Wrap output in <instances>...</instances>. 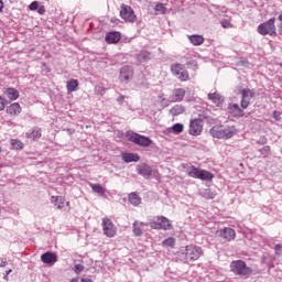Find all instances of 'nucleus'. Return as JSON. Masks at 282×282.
<instances>
[{
    "label": "nucleus",
    "instance_id": "f257e3e1",
    "mask_svg": "<svg viewBox=\"0 0 282 282\" xmlns=\"http://www.w3.org/2000/svg\"><path fill=\"white\" fill-rule=\"evenodd\" d=\"M202 254H204V250L197 245H187L184 249L177 252V257L183 263H194V261H197Z\"/></svg>",
    "mask_w": 282,
    "mask_h": 282
},
{
    "label": "nucleus",
    "instance_id": "f03ea898",
    "mask_svg": "<svg viewBox=\"0 0 282 282\" xmlns=\"http://www.w3.org/2000/svg\"><path fill=\"white\" fill-rule=\"evenodd\" d=\"M210 135L218 140H230L237 135V128L235 126H215L210 129Z\"/></svg>",
    "mask_w": 282,
    "mask_h": 282
},
{
    "label": "nucleus",
    "instance_id": "7ed1b4c3",
    "mask_svg": "<svg viewBox=\"0 0 282 282\" xmlns=\"http://www.w3.org/2000/svg\"><path fill=\"white\" fill-rule=\"evenodd\" d=\"M229 268L230 272L237 276H240L241 279H250V276H252V268L248 267L243 260L231 261Z\"/></svg>",
    "mask_w": 282,
    "mask_h": 282
},
{
    "label": "nucleus",
    "instance_id": "20e7f679",
    "mask_svg": "<svg viewBox=\"0 0 282 282\" xmlns=\"http://www.w3.org/2000/svg\"><path fill=\"white\" fill-rule=\"evenodd\" d=\"M148 226L152 230H173V224L165 216H155L149 223Z\"/></svg>",
    "mask_w": 282,
    "mask_h": 282
},
{
    "label": "nucleus",
    "instance_id": "39448f33",
    "mask_svg": "<svg viewBox=\"0 0 282 282\" xmlns=\"http://www.w3.org/2000/svg\"><path fill=\"white\" fill-rule=\"evenodd\" d=\"M276 18H271L268 21L258 25L257 32L261 36H276Z\"/></svg>",
    "mask_w": 282,
    "mask_h": 282
},
{
    "label": "nucleus",
    "instance_id": "423d86ee",
    "mask_svg": "<svg viewBox=\"0 0 282 282\" xmlns=\"http://www.w3.org/2000/svg\"><path fill=\"white\" fill-rule=\"evenodd\" d=\"M187 173L189 177H194V180H202L203 182H208L215 177V174L195 166H191Z\"/></svg>",
    "mask_w": 282,
    "mask_h": 282
},
{
    "label": "nucleus",
    "instance_id": "0eeeda50",
    "mask_svg": "<svg viewBox=\"0 0 282 282\" xmlns=\"http://www.w3.org/2000/svg\"><path fill=\"white\" fill-rule=\"evenodd\" d=\"M127 138L129 142H133V144H138L139 147L143 148H149L151 144H153V140L135 132H128Z\"/></svg>",
    "mask_w": 282,
    "mask_h": 282
},
{
    "label": "nucleus",
    "instance_id": "6e6552de",
    "mask_svg": "<svg viewBox=\"0 0 282 282\" xmlns=\"http://www.w3.org/2000/svg\"><path fill=\"white\" fill-rule=\"evenodd\" d=\"M119 14L126 23H135V21H138V15H135V11H133L131 6L121 4Z\"/></svg>",
    "mask_w": 282,
    "mask_h": 282
},
{
    "label": "nucleus",
    "instance_id": "1a4fd4ad",
    "mask_svg": "<svg viewBox=\"0 0 282 282\" xmlns=\"http://www.w3.org/2000/svg\"><path fill=\"white\" fill-rule=\"evenodd\" d=\"M171 72L173 76H177L181 83H186L191 78V76L188 75V70L184 69L183 64H180V63L172 64Z\"/></svg>",
    "mask_w": 282,
    "mask_h": 282
},
{
    "label": "nucleus",
    "instance_id": "9d476101",
    "mask_svg": "<svg viewBox=\"0 0 282 282\" xmlns=\"http://www.w3.org/2000/svg\"><path fill=\"white\" fill-rule=\"evenodd\" d=\"M101 226H102L104 235L106 237L112 239V237H116V235H118V228L116 227V225L111 219L102 218Z\"/></svg>",
    "mask_w": 282,
    "mask_h": 282
},
{
    "label": "nucleus",
    "instance_id": "9b49d317",
    "mask_svg": "<svg viewBox=\"0 0 282 282\" xmlns=\"http://www.w3.org/2000/svg\"><path fill=\"white\" fill-rule=\"evenodd\" d=\"M204 130V121L202 119H193L189 122V135H200Z\"/></svg>",
    "mask_w": 282,
    "mask_h": 282
},
{
    "label": "nucleus",
    "instance_id": "f8f14e48",
    "mask_svg": "<svg viewBox=\"0 0 282 282\" xmlns=\"http://www.w3.org/2000/svg\"><path fill=\"white\" fill-rule=\"evenodd\" d=\"M131 78H133V67L123 66L119 73V80L121 83H128Z\"/></svg>",
    "mask_w": 282,
    "mask_h": 282
},
{
    "label": "nucleus",
    "instance_id": "ddd939ff",
    "mask_svg": "<svg viewBox=\"0 0 282 282\" xmlns=\"http://www.w3.org/2000/svg\"><path fill=\"white\" fill-rule=\"evenodd\" d=\"M23 111V107H21V104L13 102L10 106L7 107L6 112L10 118H17L21 112Z\"/></svg>",
    "mask_w": 282,
    "mask_h": 282
},
{
    "label": "nucleus",
    "instance_id": "4468645a",
    "mask_svg": "<svg viewBox=\"0 0 282 282\" xmlns=\"http://www.w3.org/2000/svg\"><path fill=\"white\" fill-rule=\"evenodd\" d=\"M120 39H122V34L118 31H112L106 34L105 41L108 45H115L116 43H120Z\"/></svg>",
    "mask_w": 282,
    "mask_h": 282
},
{
    "label": "nucleus",
    "instance_id": "2eb2a0df",
    "mask_svg": "<svg viewBox=\"0 0 282 282\" xmlns=\"http://www.w3.org/2000/svg\"><path fill=\"white\" fill-rule=\"evenodd\" d=\"M41 261L42 263H46V265H54L56 261H58V256L54 252H45L41 256Z\"/></svg>",
    "mask_w": 282,
    "mask_h": 282
},
{
    "label": "nucleus",
    "instance_id": "dca6fc26",
    "mask_svg": "<svg viewBox=\"0 0 282 282\" xmlns=\"http://www.w3.org/2000/svg\"><path fill=\"white\" fill-rule=\"evenodd\" d=\"M186 96V89L184 88H175L172 91V102H182L184 100V97Z\"/></svg>",
    "mask_w": 282,
    "mask_h": 282
},
{
    "label": "nucleus",
    "instance_id": "f3484780",
    "mask_svg": "<svg viewBox=\"0 0 282 282\" xmlns=\"http://www.w3.org/2000/svg\"><path fill=\"white\" fill-rule=\"evenodd\" d=\"M220 237H223L225 241H234L237 234L235 232V229L227 227L220 230Z\"/></svg>",
    "mask_w": 282,
    "mask_h": 282
},
{
    "label": "nucleus",
    "instance_id": "a211bd4d",
    "mask_svg": "<svg viewBox=\"0 0 282 282\" xmlns=\"http://www.w3.org/2000/svg\"><path fill=\"white\" fill-rule=\"evenodd\" d=\"M228 111L229 113H231V116H235L236 118H243L246 113L237 104H229Z\"/></svg>",
    "mask_w": 282,
    "mask_h": 282
},
{
    "label": "nucleus",
    "instance_id": "6ab92c4d",
    "mask_svg": "<svg viewBox=\"0 0 282 282\" xmlns=\"http://www.w3.org/2000/svg\"><path fill=\"white\" fill-rule=\"evenodd\" d=\"M144 226H149V223H142V221H138L135 220L132 225V232L135 237H142L143 231L142 229L144 228Z\"/></svg>",
    "mask_w": 282,
    "mask_h": 282
},
{
    "label": "nucleus",
    "instance_id": "aec40b11",
    "mask_svg": "<svg viewBox=\"0 0 282 282\" xmlns=\"http://www.w3.org/2000/svg\"><path fill=\"white\" fill-rule=\"evenodd\" d=\"M138 173L142 175V177H145V180H149L151 177V166L141 164L138 166Z\"/></svg>",
    "mask_w": 282,
    "mask_h": 282
},
{
    "label": "nucleus",
    "instance_id": "412c9836",
    "mask_svg": "<svg viewBox=\"0 0 282 282\" xmlns=\"http://www.w3.org/2000/svg\"><path fill=\"white\" fill-rule=\"evenodd\" d=\"M208 99L212 100V102H214V105L217 107H219V105H224V98L218 93H209Z\"/></svg>",
    "mask_w": 282,
    "mask_h": 282
},
{
    "label": "nucleus",
    "instance_id": "4be33fe9",
    "mask_svg": "<svg viewBox=\"0 0 282 282\" xmlns=\"http://www.w3.org/2000/svg\"><path fill=\"white\" fill-rule=\"evenodd\" d=\"M3 94L9 98L10 100H18L19 98V90L17 88H6L3 90Z\"/></svg>",
    "mask_w": 282,
    "mask_h": 282
},
{
    "label": "nucleus",
    "instance_id": "5701e85b",
    "mask_svg": "<svg viewBox=\"0 0 282 282\" xmlns=\"http://www.w3.org/2000/svg\"><path fill=\"white\" fill-rule=\"evenodd\" d=\"M123 162H127V164L131 162H140V155L135 153H123L122 154Z\"/></svg>",
    "mask_w": 282,
    "mask_h": 282
},
{
    "label": "nucleus",
    "instance_id": "b1692460",
    "mask_svg": "<svg viewBox=\"0 0 282 282\" xmlns=\"http://www.w3.org/2000/svg\"><path fill=\"white\" fill-rule=\"evenodd\" d=\"M41 128L34 129L32 132H26V138L34 142H36V140H41Z\"/></svg>",
    "mask_w": 282,
    "mask_h": 282
},
{
    "label": "nucleus",
    "instance_id": "393cba45",
    "mask_svg": "<svg viewBox=\"0 0 282 282\" xmlns=\"http://www.w3.org/2000/svg\"><path fill=\"white\" fill-rule=\"evenodd\" d=\"M188 41L194 45H204L205 39L202 35H188Z\"/></svg>",
    "mask_w": 282,
    "mask_h": 282
},
{
    "label": "nucleus",
    "instance_id": "a878e982",
    "mask_svg": "<svg viewBox=\"0 0 282 282\" xmlns=\"http://www.w3.org/2000/svg\"><path fill=\"white\" fill-rule=\"evenodd\" d=\"M138 61H140V63H144L145 61H150L151 59V52L147 51V50H142L138 55H137Z\"/></svg>",
    "mask_w": 282,
    "mask_h": 282
},
{
    "label": "nucleus",
    "instance_id": "bb28decb",
    "mask_svg": "<svg viewBox=\"0 0 282 282\" xmlns=\"http://www.w3.org/2000/svg\"><path fill=\"white\" fill-rule=\"evenodd\" d=\"M66 89H67L68 94H72V93L76 91V89H78V82H77V79H69L66 83Z\"/></svg>",
    "mask_w": 282,
    "mask_h": 282
},
{
    "label": "nucleus",
    "instance_id": "cd10ccee",
    "mask_svg": "<svg viewBox=\"0 0 282 282\" xmlns=\"http://www.w3.org/2000/svg\"><path fill=\"white\" fill-rule=\"evenodd\" d=\"M184 111H186V109L182 105H175L170 109L171 116H181Z\"/></svg>",
    "mask_w": 282,
    "mask_h": 282
},
{
    "label": "nucleus",
    "instance_id": "c85d7f7f",
    "mask_svg": "<svg viewBox=\"0 0 282 282\" xmlns=\"http://www.w3.org/2000/svg\"><path fill=\"white\" fill-rule=\"evenodd\" d=\"M10 142H11V147H12V149H13L14 151H21V150H23L24 147H25V144L22 143L21 140H18V139H11Z\"/></svg>",
    "mask_w": 282,
    "mask_h": 282
},
{
    "label": "nucleus",
    "instance_id": "c756f323",
    "mask_svg": "<svg viewBox=\"0 0 282 282\" xmlns=\"http://www.w3.org/2000/svg\"><path fill=\"white\" fill-rule=\"evenodd\" d=\"M90 188L94 191V193H97V195H100L101 197H105V187L102 185L96 183L90 184Z\"/></svg>",
    "mask_w": 282,
    "mask_h": 282
},
{
    "label": "nucleus",
    "instance_id": "7c9ffc66",
    "mask_svg": "<svg viewBox=\"0 0 282 282\" xmlns=\"http://www.w3.org/2000/svg\"><path fill=\"white\" fill-rule=\"evenodd\" d=\"M129 202L132 204V206H140L142 198L138 196L135 193L129 194Z\"/></svg>",
    "mask_w": 282,
    "mask_h": 282
},
{
    "label": "nucleus",
    "instance_id": "2f4dec72",
    "mask_svg": "<svg viewBox=\"0 0 282 282\" xmlns=\"http://www.w3.org/2000/svg\"><path fill=\"white\" fill-rule=\"evenodd\" d=\"M254 90L250 88H245L241 90V97L247 98V100H250V98H254Z\"/></svg>",
    "mask_w": 282,
    "mask_h": 282
},
{
    "label": "nucleus",
    "instance_id": "473e14b6",
    "mask_svg": "<svg viewBox=\"0 0 282 282\" xmlns=\"http://www.w3.org/2000/svg\"><path fill=\"white\" fill-rule=\"evenodd\" d=\"M162 246H164V248H175V238L170 237L163 240Z\"/></svg>",
    "mask_w": 282,
    "mask_h": 282
},
{
    "label": "nucleus",
    "instance_id": "72a5a7b5",
    "mask_svg": "<svg viewBox=\"0 0 282 282\" xmlns=\"http://www.w3.org/2000/svg\"><path fill=\"white\" fill-rule=\"evenodd\" d=\"M52 199H55V206H57V208L61 209L65 206V198H63V196L52 197Z\"/></svg>",
    "mask_w": 282,
    "mask_h": 282
},
{
    "label": "nucleus",
    "instance_id": "f704fd0d",
    "mask_svg": "<svg viewBox=\"0 0 282 282\" xmlns=\"http://www.w3.org/2000/svg\"><path fill=\"white\" fill-rule=\"evenodd\" d=\"M154 10L159 14H166V4H164V3H156Z\"/></svg>",
    "mask_w": 282,
    "mask_h": 282
},
{
    "label": "nucleus",
    "instance_id": "c9c22d12",
    "mask_svg": "<svg viewBox=\"0 0 282 282\" xmlns=\"http://www.w3.org/2000/svg\"><path fill=\"white\" fill-rule=\"evenodd\" d=\"M173 133H183L184 132V124L182 123H175L172 126Z\"/></svg>",
    "mask_w": 282,
    "mask_h": 282
},
{
    "label": "nucleus",
    "instance_id": "e433bc0d",
    "mask_svg": "<svg viewBox=\"0 0 282 282\" xmlns=\"http://www.w3.org/2000/svg\"><path fill=\"white\" fill-rule=\"evenodd\" d=\"M220 25L221 28H224V30H230L231 28H234L232 22H230V20H221Z\"/></svg>",
    "mask_w": 282,
    "mask_h": 282
},
{
    "label": "nucleus",
    "instance_id": "4c0bfd02",
    "mask_svg": "<svg viewBox=\"0 0 282 282\" xmlns=\"http://www.w3.org/2000/svg\"><path fill=\"white\" fill-rule=\"evenodd\" d=\"M240 106L242 109H248L250 107V99L241 97Z\"/></svg>",
    "mask_w": 282,
    "mask_h": 282
},
{
    "label": "nucleus",
    "instance_id": "58836bf2",
    "mask_svg": "<svg viewBox=\"0 0 282 282\" xmlns=\"http://www.w3.org/2000/svg\"><path fill=\"white\" fill-rule=\"evenodd\" d=\"M217 196V194H215V192L210 191V189H206L204 197H206V199H215V197Z\"/></svg>",
    "mask_w": 282,
    "mask_h": 282
},
{
    "label": "nucleus",
    "instance_id": "ea45409f",
    "mask_svg": "<svg viewBox=\"0 0 282 282\" xmlns=\"http://www.w3.org/2000/svg\"><path fill=\"white\" fill-rule=\"evenodd\" d=\"M39 1H33L30 6H29V9L34 12L36 10H39Z\"/></svg>",
    "mask_w": 282,
    "mask_h": 282
},
{
    "label": "nucleus",
    "instance_id": "a19ab883",
    "mask_svg": "<svg viewBox=\"0 0 282 282\" xmlns=\"http://www.w3.org/2000/svg\"><path fill=\"white\" fill-rule=\"evenodd\" d=\"M159 98L161 100L162 107H169L171 105V102H169V100H166V98H164L162 96H160Z\"/></svg>",
    "mask_w": 282,
    "mask_h": 282
},
{
    "label": "nucleus",
    "instance_id": "79ce46f5",
    "mask_svg": "<svg viewBox=\"0 0 282 282\" xmlns=\"http://www.w3.org/2000/svg\"><path fill=\"white\" fill-rule=\"evenodd\" d=\"M83 270H85V267H83V264H76L75 265L76 274H80V272H83Z\"/></svg>",
    "mask_w": 282,
    "mask_h": 282
},
{
    "label": "nucleus",
    "instance_id": "37998d69",
    "mask_svg": "<svg viewBox=\"0 0 282 282\" xmlns=\"http://www.w3.org/2000/svg\"><path fill=\"white\" fill-rule=\"evenodd\" d=\"M278 21H280V25L278 26V32L282 36V14L278 17Z\"/></svg>",
    "mask_w": 282,
    "mask_h": 282
},
{
    "label": "nucleus",
    "instance_id": "c03bdc74",
    "mask_svg": "<svg viewBox=\"0 0 282 282\" xmlns=\"http://www.w3.org/2000/svg\"><path fill=\"white\" fill-rule=\"evenodd\" d=\"M6 109V99L0 96V111H3Z\"/></svg>",
    "mask_w": 282,
    "mask_h": 282
},
{
    "label": "nucleus",
    "instance_id": "a18cd8bd",
    "mask_svg": "<svg viewBox=\"0 0 282 282\" xmlns=\"http://www.w3.org/2000/svg\"><path fill=\"white\" fill-rule=\"evenodd\" d=\"M37 14H41V15L45 14V6L37 7Z\"/></svg>",
    "mask_w": 282,
    "mask_h": 282
},
{
    "label": "nucleus",
    "instance_id": "49530a36",
    "mask_svg": "<svg viewBox=\"0 0 282 282\" xmlns=\"http://www.w3.org/2000/svg\"><path fill=\"white\" fill-rule=\"evenodd\" d=\"M281 248H282V245H281V243L275 245V254H276L278 257H280V254H281Z\"/></svg>",
    "mask_w": 282,
    "mask_h": 282
},
{
    "label": "nucleus",
    "instance_id": "de8ad7c7",
    "mask_svg": "<svg viewBox=\"0 0 282 282\" xmlns=\"http://www.w3.org/2000/svg\"><path fill=\"white\" fill-rule=\"evenodd\" d=\"M273 118H274V120H276V121L281 120V112H279V111H273Z\"/></svg>",
    "mask_w": 282,
    "mask_h": 282
},
{
    "label": "nucleus",
    "instance_id": "09e8293b",
    "mask_svg": "<svg viewBox=\"0 0 282 282\" xmlns=\"http://www.w3.org/2000/svg\"><path fill=\"white\" fill-rule=\"evenodd\" d=\"M111 23H116V25H118V23H120V19L118 18H111Z\"/></svg>",
    "mask_w": 282,
    "mask_h": 282
},
{
    "label": "nucleus",
    "instance_id": "8fccbe9b",
    "mask_svg": "<svg viewBox=\"0 0 282 282\" xmlns=\"http://www.w3.org/2000/svg\"><path fill=\"white\" fill-rule=\"evenodd\" d=\"M7 264H8V262L6 260H2L0 262V268H6Z\"/></svg>",
    "mask_w": 282,
    "mask_h": 282
},
{
    "label": "nucleus",
    "instance_id": "3c124183",
    "mask_svg": "<svg viewBox=\"0 0 282 282\" xmlns=\"http://www.w3.org/2000/svg\"><path fill=\"white\" fill-rule=\"evenodd\" d=\"M0 12H3V1L0 0Z\"/></svg>",
    "mask_w": 282,
    "mask_h": 282
},
{
    "label": "nucleus",
    "instance_id": "603ef678",
    "mask_svg": "<svg viewBox=\"0 0 282 282\" xmlns=\"http://www.w3.org/2000/svg\"><path fill=\"white\" fill-rule=\"evenodd\" d=\"M141 76L143 78L141 85H144L147 83V77H144V75H141Z\"/></svg>",
    "mask_w": 282,
    "mask_h": 282
},
{
    "label": "nucleus",
    "instance_id": "864d4df0",
    "mask_svg": "<svg viewBox=\"0 0 282 282\" xmlns=\"http://www.w3.org/2000/svg\"><path fill=\"white\" fill-rule=\"evenodd\" d=\"M118 100L119 102H122V100H124V96L121 95Z\"/></svg>",
    "mask_w": 282,
    "mask_h": 282
},
{
    "label": "nucleus",
    "instance_id": "5fc2aeb1",
    "mask_svg": "<svg viewBox=\"0 0 282 282\" xmlns=\"http://www.w3.org/2000/svg\"><path fill=\"white\" fill-rule=\"evenodd\" d=\"M70 282H79V281H78V278H73V279L70 280Z\"/></svg>",
    "mask_w": 282,
    "mask_h": 282
},
{
    "label": "nucleus",
    "instance_id": "6e6d98bb",
    "mask_svg": "<svg viewBox=\"0 0 282 282\" xmlns=\"http://www.w3.org/2000/svg\"><path fill=\"white\" fill-rule=\"evenodd\" d=\"M12 272V269H9L7 272H6V274L8 275V274H10Z\"/></svg>",
    "mask_w": 282,
    "mask_h": 282
},
{
    "label": "nucleus",
    "instance_id": "4d7b16f0",
    "mask_svg": "<svg viewBox=\"0 0 282 282\" xmlns=\"http://www.w3.org/2000/svg\"><path fill=\"white\" fill-rule=\"evenodd\" d=\"M4 281H8V273H6L4 275Z\"/></svg>",
    "mask_w": 282,
    "mask_h": 282
},
{
    "label": "nucleus",
    "instance_id": "13d9d810",
    "mask_svg": "<svg viewBox=\"0 0 282 282\" xmlns=\"http://www.w3.org/2000/svg\"><path fill=\"white\" fill-rule=\"evenodd\" d=\"M42 65H43V67H47V64H45V63H42Z\"/></svg>",
    "mask_w": 282,
    "mask_h": 282
},
{
    "label": "nucleus",
    "instance_id": "bf43d9fd",
    "mask_svg": "<svg viewBox=\"0 0 282 282\" xmlns=\"http://www.w3.org/2000/svg\"><path fill=\"white\" fill-rule=\"evenodd\" d=\"M3 152V149L0 147V153H2Z\"/></svg>",
    "mask_w": 282,
    "mask_h": 282
},
{
    "label": "nucleus",
    "instance_id": "052dcab7",
    "mask_svg": "<svg viewBox=\"0 0 282 282\" xmlns=\"http://www.w3.org/2000/svg\"><path fill=\"white\" fill-rule=\"evenodd\" d=\"M46 69H47V72H50V68H48V67H46Z\"/></svg>",
    "mask_w": 282,
    "mask_h": 282
}]
</instances>
